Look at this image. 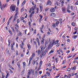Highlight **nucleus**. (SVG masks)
Masks as SVG:
<instances>
[{"label": "nucleus", "mask_w": 78, "mask_h": 78, "mask_svg": "<svg viewBox=\"0 0 78 78\" xmlns=\"http://www.w3.org/2000/svg\"><path fill=\"white\" fill-rule=\"evenodd\" d=\"M52 26L53 27H55V24L54 23L52 24Z\"/></svg>", "instance_id": "obj_57"}, {"label": "nucleus", "mask_w": 78, "mask_h": 78, "mask_svg": "<svg viewBox=\"0 0 78 78\" xmlns=\"http://www.w3.org/2000/svg\"><path fill=\"white\" fill-rule=\"evenodd\" d=\"M5 18H4L3 20V23H4V22H5Z\"/></svg>", "instance_id": "obj_55"}, {"label": "nucleus", "mask_w": 78, "mask_h": 78, "mask_svg": "<svg viewBox=\"0 0 78 78\" xmlns=\"http://www.w3.org/2000/svg\"><path fill=\"white\" fill-rule=\"evenodd\" d=\"M43 30V29H40V31H41V33H44V31H42Z\"/></svg>", "instance_id": "obj_47"}, {"label": "nucleus", "mask_w": 78, "mask_h": 78, "mask_svg": "<svg viewBox=\"0 0 78 78\" xmlns=\"http://www.w3.org/2000/svg\"><path fill=\"white\" fill-rule=\"evenodd\" d=\"M35 9V7H32L30 9V11H29V12H32V13H31L30 14V15L29 16L30 18H31V17H32V16H33V14H34Z\"/></svg>", "instance_id": "obj_1"}, {"label": "nucleus", "mask_w": 78, "mask_h": 78, "mask_svg": "<svg viewBox=\"0 0 78 78\" xmlns=\"http://www.w3.org/2000/svg\"><path fill=\"white\" fill-rule=\"evenodd\" d=\"M15 16H14V18L15 19H17V15H15Z\"/></svg>", "instance_id": "obj_36"}, {"label": "nucleus", "mask_w": 78, "mask_h": 78, "mask_svg": "<svg viewBox=\"0 0 78 78\" xmlns=\"http://www.w3.org/2000/svg\"><path fill=\"white\" fill-rule=\"evenodd\" d=\"M35 56V54L34 53H33L32 55V56L31 57H30V60L28 64V65H30V63H31V61H32V58H33Z\"/></svg>", "instance_id": "obj_3"}, {"label": "nucleus", "mask_w": 78, "mask_h": 78, "mask_svg": "<svg viewBox=\"0 0 78 78\" xmlns=\"http://www.w3.org/2000/svg\"><path fill=\"white\" fill-rule=\"evenodd\" d=\"M44 38H42V40H41V42L42 44H44Z\"/></svg>", "instance_id": "obj_29"}, {"label": "nucleus", "mask_w": 78, "mask_h": 78, "mask_svg": "<svg viewBox=\"0 0 78 78\" xmlns=\"http://www.w3.org/2000/svg\"><path fill=\"white\" fill-rule=\"evenodd\" d=\"M50 16L52 17H55L56 16V14L54 13H52L51 14Z\"/></svg>", "instance_id": "obj_15"}, {"label": "nucleus", "mask_w": 78, "mask_h": 78, "mask_svg": "<svg viewBox=\"0 0 78 78\" xmlns=\"http://www.w3.org/2000/svg\"><path fill=\"white\" fill-rule=\"evenodd\" d=\"M2 78H5V74H4V73H2Z\"/></svg>", "instance_id": "obj_25"}, {"label": "nucleus", "mask_w": 78, "mask_h": 78, "mask_svg": "<svg viewBox=\"0 0 78 78\" xmlns=\"http://www.w3.org/2000/svg\"><path fill=\"white\" fill-rule=\"evenodd\" d=\"M45 55V52H44L43 53L41 54L40 57L41 58H42V57H44Z\"/></svg>", "instance_id": "obj_8"}, {"label": "nucleus", "mask_w": 78, "mask_h": 78, "mask_svg": "<svg viewBox=\"0 0 78 78\" xmlns=\"http://www.w3.org/2000/svg\"><path fill=\"white\" fill-rule=\"evenodd\" d=\"M17 5H19V0H18L17 2Z\"/></svg>", "instance_id": "obj_53"}, {"label": "nucleus", "mask_w": 78, "mask_h": 78, "mask_svg": "<svg viewBox=\"0 0 78 78\" xmlns=\"http://www.w3.org/2000/svg\"><path fill=\"white\" fill-rule=\"evenodd\" d=\"M66 8H63L62 9V11L63 12H64L65 11H66Z\"/></svg>", "instance_id": "obj_32"}, {"label": "nucleus", "mask_w": 78, "mask_h": 78, "mask_svg": "<svg viewBox=\"0 0 78 78\" xmlns=\"http://www.w3.org/2000/svg\"><path fill=\"white\" fill-rule=\"evenodd\" d=\"M30 70H29V72H28V75H30V74H31V72H34V70H33V69H31L30 70Z\"/></svg>", "instance_id": "obj_10"}, {"label": "nucleus", "mask_w": 78, "mask_h": 78, "mask_svg": "<svg viewBox=\"0 0 78 78\" xmlns=\"http://www.w3.org/2000/svg\"><path fill=\"white\" fill-rule=\"evenodd\" d=\"M37 42H39V38H37Z\"/></svg>", "instance_id": "obj_59"}, {"label": "nucleus", "mask_w": 78, "mask_h": 78, "mask_svg": "<svg viewBox=\"0 0 78 78\" xmlns=\"http://www.w3.org/2000/svg\"><path fill=\"white\" fill-rule=\"evenodd\" d=\"M44 27V25H42L41 28H40V29L43 30Z\"/></svg>", "instance_id": "obj_35"}, {"label": "nucleus", "mask_w": 78, "mask_h": 78, "mask_svg": "<svg viewBox=\"0 0 78 78\" xmlns=\"http://www.w3.org/2000/svg\"><path fill=\"white\" fill-rule=\"evenodd\" d=\"M55 4L56 5H57V6H58V2H56Z\"/></svg>", "instance_id": "obj_54"}, {"label": "nucleus", "mask_w": 78, "mask_h": 78, "mask_svg": "<svg viewBox=\"0 0 78 78\" xmlns=\"http://www.w3.org/2000/svg\"><path fill=\"white\" fill-rule=\"evenodd\" d=\"M23 67H25L26 66V63L25 62H24L23 63Z\"/></svg>", "instance_id": "obj_20"}, {"label": "nucleus", "mask_w": 78, "mask_h": 78, "mask_svg": "<svg viewBox=\"0 0 78 78\" xmlns=\"http://www.w3.org/2000/svg\"><path fill=\"white\" fill-rule=\"evenodd\" d=\"M16 55H18V51H16Z\"/></svg>", "instance_id": "obj_56"}, {"label": "nucleus", "mask_w": 78, "mask_h": 78, "mask_svg": "<svg viewBox=\"0 0 78 78\" xmlns=\"http://www.w3.org/2000/svg\"><path fill=\"white\" fill-rule=\"evenodd\" d=\"M36 10H37V13H38L39 12V8H37Z\"/></svg>", "instance_id": "obj_37"}, {"label": "nucleus", "mask_w": 78, "mask_h": 78, "mask_svg": "<svg viewBox=\"0 0 78 78\" xmlns=\"http://www.w3.org/2000/svg\"><path fill=\"white\" fill-rule=\"evenodd\" d=\"M42 61H40V66H41L42 65Z\"/></svg>", "instance_id": "obj_58"}, {"label": "nucleus", "mask_w": 78, "mask_h": 78, "mask_svg": "<svg viewBox=\"0 0 78 78\" xmlns=\"http://www.w3.org/2000/svg\"><path fill=\"white\" fill-rule=\"evenodd\" d=\"M59 23V21H57L56 23H55V25L56 26H58V24Z\"/></svg>", "instance_id": "obj_24"}, {"label": "nucleus", "mask_w": 78, "mask_h": 78, "mask_svg": "<svg viewBox=\"0 0 78 78\" xmlns=\"http://www.w3.org/2000/svg\"><path fill=\"white\" fill-rule=\"evenodd\" d=\"M78 37V35H74L73 37V38L74 39V38H76V37Z\"/></svg>", "instance_id": "obj_28"}, {"label": "nucleus", "mask_w": 78, "mask_h": 78, "mask_svg": "<svg viewBox=\"0 0 78 78\" xmlns=\"http://www.w3.org/2000/svg\"><path fill=\"white\" fill-rule=\"evenodd\" d=\"M40 9L41 12H42V9H43V8L42 7V6H40Z\"/></svg>", "instance_id": "obj_19"}, {"label": "nucleus", "mask_w": 78, "mask_h": 78, "mask_svg": "<svg viewBox=\"0 0 78 78\" xmlns=\"http://www.w3.org/2000/svg\"><path fill=\"white\" fill-rule=\"evenodd\" d=\"M48 43V41H46L45 43V46H46V45H47V44Z\"/></svg>", "instance_id": "obj_42"}, {"label": "nucleus", "mask_w": 78, "mask_h": 78, "mask_svg": "<svg viewBox=\"0 0 78 78\" xmlns=\"http://www.w3.org/2000/svg\"><path fill=\"white\" fill-rule=\"evenodd\" d=\"M40 53H41V51H40V50L39 49L38 51V55H39Z\"/></svg>", "instance_id": "obj_31"}, {"label": "nucleus", "mask_w": 78, "mask_h": 78, "mask_svg": "<svg viewBox=\"0 0 78 78\" xmlns=\"http://www.w3.org/2000/svg\"><path fill=\"white\" fill-rule=\"evenodd\" d=\"M26 2V1L24 0L23 2V3H22V5L21 6H23L24 5H25V2Z\"/></svg>", "instance_id": "obj_21"}, {"label": "nucleus", "mask_w": 78, "mask_h": 78, "mask_svg": "<svg viewBox=\"0 0 78 78\" xmlns=\"http://www.w3.org/2000/svg\"><path fill=\"white\" fill-rule=\"evenodd\" d=\"M52 47V46H51V44H49V45L48 46V48H47L45 50V52H47V51L48 50V49H49L50 48H51Z\"/></svg>", "instance_id": "obj_6"}, {"label": "nucleus", "mask_w": 78, "mask_h": 78, "mask_svg": "<svg viewBox=\"0 0 78 78\" xmlns=\"http://www.w3.org/2000/svg\"><path fill=\"white\" fill-rule=\"evenodd\" d=\"M64 20H63L62 21L60 22V25H62V22H64Z\"/></svg>", "instance_id": "obj_45"}, {"label": "nucleus", "mask_w": 78, "mask_h": 78, "mask_svg": "<svg viewBox=\"0 0 78 78\" xmlns=\"http://www.w3.org/2000/svg\"><path fill=\"white\" fill-rule=\"evenodd\" d=\"M12 18V16H11L10 18L9 19L8 21V23L7 25L8 26L9 24V23H10V21L11 20V19Z\"/></svg>", "instance_id": "obj_11"}, {"label": "nucleus", "mask_w": 78, "mask_h": 78, "mask_svg": "<svg viewBox=\"0 0 78 78\" xmlns=\"http://www.w3.org/2000/svg\"><path fill=\"white\" fill-rule=\"evenodd\" d=\"M75 60H77V59H78V57H76L74 59Z\"/></svg>", "instance_id": "obj_64"}, {"label": "nucleus", "mask_w": 78, "mask_h": 78, "mask_svg": "<svg viewBox=\"0 0 78 78\" xmlns=\"http://www.w3.org/2000/svg\"><path fill=\"white\" fill-rule=\"evenodd\" d=\"M56 60V63H58V58H56L55 59Z\"/></svg>", "instance_id": "obj_61"}, {"label": "nucleus", "mask_w": 78, "mask_h": 78, "mask_svg": "<svg viewBox=\"0 0 78 78\" xmlns=\"http://www.w3.org/2000/svg\"><path fill=\"white\" fill-rule=\"evenodd\" d=\"M11 50H13V45H12V44L11 45Z\"/></svg>", "instance_id": "obj_27"}, {"label": "nucleus", "mask_w": 78, "mask_h": 78, "mask_svg": "<svg viewBox=\"0 0 78 78\" xmlns=\"http://www.w3.org/2000/svg\"><path fill=\"white\" fill-rule=\"evenodd\" d=\"M17 65L18 66L19 68H20V64H17Z\"/></svg>", "instance_id": "obj_40"}, {"label": "nucleus", "mask_w": 78, "mask_h": 78, "mask_svg": "<svg viewBox=\"0 0 78 78\" xmlns=\"http://www.w3.org/2000/svg\"><path fill=\"white\" fill-rule=\"evenodd\" d=\"M73 63H78V61L77 60L75 61Z\"/></svg>", "instance_id": "obj_51"}, {"label": "nucleus", "mask_w": 78, "mask_h": 78, "mask_svg": "<svg viewBox=\"0 0 78 78\" xmlns=\"http://www.w3.org/2000/svg\"><path fill=\"white\" fill-rule=\"evenodd\" d=\"M61 3H62V6H63L64 5L63 4L64 3V0H62V1L61 2Z\"/></svg>", "instance_id": "obj_26"}, {"label": "nucleus", "mask_w": 78, "mask_h": 78, "mask_svg": "<svg viewBox=\"0 0 78 78\" xmlns=\"http://www.w3.org/2000/svg\"><path fill=\"white\" fill-rule=\"evenodd\" d=\"M60 45V43H58L57 44V47H59V46Z\"/></svg>", "instance_id": "obj_48"}, {"label": "nucleus", "mask_w": 78, "mask_h": 78, "mask_svg": "<svg viewBox=\"0 0 78 78\" xmlns=\"http://www.w3.org/2000/svg\"><path fill=\"white\" fill-rule=\"evenodd\" d=\"M70 9V6L69 5H68V7L67 8V11L68 12H69V13H70V12H71V11L69 10Z\"/></svg>", "instance_id": "obj_7"}, {"label": "nucleus", "mask_w": 78, "mask_h": 78, "mask_svg": "<svg viewBox=\"0 0 78 78\" xmlns=\"http://www.w3.org/2000/svg\"><path fill=\"white\" fill-rule=\"evenodd\" d=\"M70 53V51H67L66 52V53L68 54V53Z\"/></svg>", "instance_id": "obj_62"}, {"label": "nucleus", "mask_w": 78, "mask_h": 78, "mask_svg": "<svg viewBox=\"0 0 78 78\" xmlns=\"http://www.w3.org/2000/svg\"><path fill=\"white\" fill-rule=\"evenodd\" d=\"M46 46L44 45H41V52H43L44 51V50H45Z\"/></svg>", "instance_id": "obj_5"}, {"label": "nucleus", "mask_w": 78, "mask_h": 78, "mask_svg": "<svg viewBox=\"0 0 78 78\" xmlns=\"http://www.w3.org/2000/svg\"><path fill=\"white\" fill-rule=\"evenodd\" d=\"M3 5H2V2H0V8H1V10L3 9Z\"/></svg>", "instance_id": "obj_16"}, {"label": "nucleus", "mask_w": 78, "mask_h": 78, "mask_svg": "<svg viewBox=\"0 0 78 78\" xmlns=\"http://www.w3.org/2000/svg\"><path fill=\"white\" fill-rule=\"evenodd\" d=\"M70 70H71V68H69L68 69L67 71H68V72H69V71H70Z\"/></svg>", "instance_id": "obj_46"}, {"label": "nucleus", "mask_w": 78, "mask_h": 78, "mask_svg": "<svg viewBox=\"0 0 78 78\" xmlns=\"http://www.w3.org/2000/svg\"><path fill=\"white\" fill-rule=\"evenodd\" d=\"M75 5H78V1L77 2L75 3Z\"/></svg>", "instance_id": "obj_63"}, {"label": "nucleus", "mask_w": 78, "mask_h": 78, "mask_svg": "<svg viewBox=\"0 0 78 78\" xmlns=\"http://www.w3.org/2000/svg\"><path fill=\"white\" fill-rule=\"evenodd\" d=\"M24 9V8L23 7L21 9V12H23V10Z\"/></svg>", "instance_id": "obj_38"}, {"label": "nucleus", "mask_w": 78, "mask_h": 78, "mask_svg": "<svg viewBox=\"0 0 78 78\" xmlns=\"http://www.w3.org/2000/svg\"><path fill=\"white\" fill-rule=\"evenodd\" d=\"M9 75V73H7V75H6V76L5 77V78H7L8 77V76Z\"/></svg>", "instance_id": "obj_39"}, {"label": "nucleus", "mask_w": 78, "mask_h": 78, "mask_svg": "<svg viewBox=\"0 0 78 78\" xmlns=\"http://www.w3.org/2000/svg\"><path fill=\"white\" fill-rule=\"evenodd\" d=\"M22 44H20V47L21 48V49H23V46L24 45V44H23V41H21Z\"/></svg>", "instance_id": "obj_9"}, {"label": "nucleus", "mask_w": 78, "mask_h": 78, "mask_svg": "<svg viewBox=\"0 0 78 78\" xmlns=\"http://www.w3.org/2000/svg\"><path fill=\"white\" fill-rule=\"evenodd\" d=\"M27 30H26L24 31V33L25 34H27Z\"/></svg>", "instance_id": "obj_49"}, {"label": "nucleus", "mask_w": 78, "mask_h": 78, "mask_svg": "<svg viewBox=\"0 0 78 78\" xmlns=\"http://www.w3.org/2000/svg\"><path fill=\"white\" fill-rule=\"evenodd\" d=\"M38 72L37 71H36L35 72V74L36 75H37V74H38Z\"/></svg>", "instance_id": "obj_52"}, {"label": "nucleus", "mask_w": 78, "mask_h": 78, "mask_svg": "<svg viewBox=\"0 0 78 78\" xmlns=\"http://www.w3.org/2000/svg\"><path fill=\"white\" fill-rule=\"evenodd\" d=\"M9 33L10 34H12V31L11 30H9Z\"/></svg>", "instance_id": "obj_60"}, {"label": "nucleus", "mask_w": 78, "mask_h": 78, "mask_svg": "<svg viewBox=\"0 0 78 78\" xmlns=\"http://www.w3.org/2000/svg\"><path fill=\"white\" fill-rule=\"evenodd\" d=\"M72 57V55H69L67 56V58L68 59H69V58H71Z\"/></svg>", "instance_id": "obj_34"}, {"label": "nucleus", "mask_w": 78, "mask_h": 78, "mask_svg": "<svg viewBox=\"0 0 78 78\" xmlns=\"http://www.w3.org/2000/svg\"><path fill=\"white\" fill-rule=\"evenodd\" d=\"M55 40H53L52 41V44L54 45V44L55 43Z\"/></svg>", "instance_id": "obj_44"}, {"label": "nucleus", "mask_w": 78, "mask_h": 78, "mask_svg": "<svg viewBox=\"0 0 78 78\" xmlns=\"http://www.w3.org/2000/svg\"><path fill=\"white\" fill-rule=\"evenodd\" d=\"M15 26L16 27H15V29L17 33H18V32H19V26L16 24L15 25Z\"/></svg>", "instance_id": "obj_4"}, {"label": "nucleus", "mask_w": 78, "mask_h": 78, "mask_svg": "<svg viewBox=\"0 0 78 78\" xmlns=\"http://www.w3.org/2000/svg\"><path fill=\"white\" fill-rule=\"evenodd\" d=\"M16 12L15 15H16V16H17V14H19V11H18V8H17L16 9Z\"/></svg>", "instance_id": "obj_13"}, {"label": "nucleus", "mask_w": 78, "mask_h": 78, "mask_svg": "<svg viewBox=\"0 0 78 78\" xmlns=\"http://www.w3.org/2000/svg\"><path fill=\"white\" fill-rule=\"evenodd\" d=\"M60 75H59V74H58L57 76H56L55 77V78H58V77H59Z\"/></svg>", "instance_id": "obj_33"}, {"label": "nucleus", "mask_w": 78, "mask_h": 78, "mask_svg": "<svg viewBox=\"0 0 78 78\" xmlns=\"http://www.w3.org/2000/svg\"><path fill=\"white\" fill-rule=\"evenodd\" d=\"M47 5H51V2L49 0L48 1Z\"/></svg>", "instance_id": "obj_14"}, {"label": "nucleus", "mask_w": 78, "mask_h": 78, "mask_svg": "<svg viewBox=\"0 0 78 78\" xmlns=\"http://www.w3.org/2000/svg\"><path fill=\"white\" fill-rule=\"evenodd\" d=\"M54 52V50H51L50 52H49V55H50L51 53H53Z\"/></svg>", "instance_id": "obj_18"}, {"label": "nucleus", "mask_w": 78, "mask_h": 78, "mask_svg": "<svg viewBox=\"0 0 78 78\" xmlns=\"http://www.w3.org/2000/svg\"><path fill=\"white\" fill-rule=\"evenodd\" d=\"M16 9V5H12L10 7V10L11 11H14Z\"/></svg>", "instance_id": "obj_2"}, {"label": "nucleus", "mask_w": 78, "mask_h": 78, "mask_svg": "<svg viewBox=\"0 0 78 78\" xmlns=\"http://www.w3.org/2000/svg\"><path fill=\"white\" fill-rule=\"evenodd\" d=\"M2 6H3V9H4V8H5V7H6V5H2Z\"/></svg>", "instance_id": "obj_30"}, {"label": "nucleus", "mask_w": 78, "mask_h": 78, "mask_svg": "<svg viewBox=\"0 0 78 78\" xmlns=\"http://www.w3.org/2000/svg\"><path fill=\"white\" fill-rule=\"evenodd\" d=\"M58 42H59V41L57 40L54 43V44L55 45H56V44H57L58 43Z\"/></svg>", "instance_id": "obj_22"}, {"label": "nucleus", "mask_w": 78, "mask_h": 78, "mask_svg": "<svg viewBox=\"0 0 78 78\" xmlns=\"http://www.w3.org/2000/svg\"><path fill=\"white\" fill-rule=\"evenodd\" d=\"M53 68L54 69V70H55V69H56V67H55V66H53Z\"/></svg>", "instance_id": "obj_43"}, {"label": "nucleus", "mask_w": 78, "mask_h": 78, "mask_svg": "<svg viewBox=\"0 0 78 78\" xmlns=\"http://www.w3.org/2000/svg\"><path fill=\"white\" fill-rule=\"evenodd\" d=\"M40 18L39 21V23H41V21H42V17H43V16L40 15Z\"/></svg>", "instance_id": "obj_12"}, {"label": "nucleus", "mask_w": 78, "mask_h": 78, "mask_svg": "<svg viewBox=\"0 0 78 78\" xmlns=\"http://www.w3.org/2000/svg\"><path fill=\"white\" fill-rule=\"evenodd\" d=\"M76 66H74L71 69L72 70H76Z\"/></svg>", "instance_id": "obj_23"}, {"label": "nucleus", "mask_w": 78, "mask_h": 78, "mask_svg": "<svg viewBox=\"0 0 78 78\" xmlns=\"http://www.w3.org/2000/svg\"><path fill=\"white\" fill-rule=\"evenodd\" d=\"M72 25L73 26H75V23H72Z\"/></svg>", "instance_id": "obj_50"}, {"label": "nucleus", "mask_w": 78, "mask_h": 78, "mask_svg": "<svg viewBox=\"0 0 78 78\" xmlns=\"http://www.w3.org/2000/svg\"><path fill=\"white\" fill-rule=\"evenodd\" d=\"M30 48H31V47L30 45H28V50H30Z\"/></svg>", "instance_id": "obj_41"}, {"label": "nucleus", "mask_w": 78, "mask_h": 78, "mask_svg": "<svg viewBox=\"0 0 78 78\" xmlns=\"http://www.w3.org/2000/svg\"><path fill=\"white\" fill-rule=\"evenodd\" d=\"M50 11L51 12H54L55 10V8H52L51 9Z\"/></svg>", "instance_id": "obj_17"}]
</instances>
